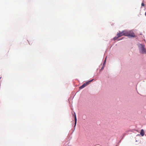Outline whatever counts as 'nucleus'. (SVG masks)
I'll list each match as a JSON object with an SVG mask.
<instances>
[{"instance_id": "f257e3e1", "label": "nucleus", "mask_w": 146, "mask_h": 146, "mask_svg": "<svg viewBox=\"0 0 146 146\" xmlns=\"http://www.w3.org/2000/svg\"><path fill=\"white\" fill-rule=\"evenodd\" d=\"M126 36L134 37L135 36V35L133 31H126Z\"/></svg>"}, {"instance_id": "f03ea898", "label": "nucleus", "mask_w": 146, "mask_h": 146, "mask_svg": "<svg viewBox=\"0 0 146 146\" xmlns=\"http://www.w3.org/2000/svg\"><path fill=\"white\" fill-rule=\"evenodd\" d=\"M126 31H124L122 32H119V33H117V35L118 37H120L122 36L125 35L126 36Z\"/></svg>"}, {"instance_id": "7ed1b4c3", "label": "nucleus", "mask_w": 146, "mask_h": 146, "mask_svg": "<svg viewBox=\"0 0 146 146\" xmlns=\"http://www.w3.org/2000/svg\"><path fill=\"white\" fill-rule=\"evenodd\" d=\"M93 80V79H92L91 80L86 82V83H84L82 86H81L80 87V89H82L83 88H84L87 85H88L90 82H92Z\"/></svg>"}, {"instance_id": "20e7f679", "label": "nucleus", "mask_w": 146, "mask_h": 146, "mask_svg": "<svg viewBox=\"0 0 146 146\" xmlns=\"http://www.w3.org/2000/svg\"><path fill=\"white\" fill-rule=\"evenodd\" d=\"M140 45L141 47L140 49L141 52L142 53H146V51L144 46L141 44H140Z\"/></svg>"}, {"instance_id": "39448f33", "label": "nucleus", "mask_w": 146, "mask_h": 146, "mask_svg": "<svg viewBox=\"0 0 146 146\" xmlns=\"http://www.w3.org/2000/svg\"><path fill=\"white\" fill-rule=\"evenodd\" d=\"M140 134L142 136H143L144 135V132L143 129H142L141 131Z\"/></svg>"}, {"instance_id": "423d86ee", "label": "nucleus", "mask_w": 146, "mask_h": 146, "mask_svg": "<svg viewBox=\"0 0 146 146\" xmlns=\"http://www.w3.org/2000/svg\"><path fill=\"white\" fill-rule=\"evenodd\" d=\"M75 115H74V119H75V125H74V127L75 126L76 123V122H77V119L76 117V115L75 114Z\"/></svg>"}, {"instance_id": "0eeeda50", "label": "nucleus", "mask_w": 146, "mask_h": 146, "mask_svg": "<svg viewBox=\"0 0 146 146\" xmlns=\"http://www.w3.org/2000/svg\"><path fill=\"white\" fill-rule=\"evenodd\" d=\"M119 37H118V36H117V37H116V36L115 37H114V38H113V40H116V39H117V38H119Z\"/></svg>"}, {"instance_id": "6e6552de", "label": "nucleus", "mask_w": 146, "mask_h": 146, "mask_svg": "<svg viewBox=\"0 0 146 146\" xmlns=\"http://www.w3.org/2000/svg\"><path fill=\"white\" fill-rule=\"evenodd\" d=\"M142 6H145V4L144 3V2H143L141 4Z\"/></svg>"}, {"instance_id": "1a4fd4ad", "label": "nucleus", "mask_w": 146, "mask_h": 146, "mask_svg": "<svg viewBox=\"0 0 146 146\" xmlns=\"http://www.w3.org/2000/svg\"><path fill=\"white\" fill-rule=\"evenodd\" d=\"M145 16H146V12H145Z\"/></svg>"}]
</instances>
